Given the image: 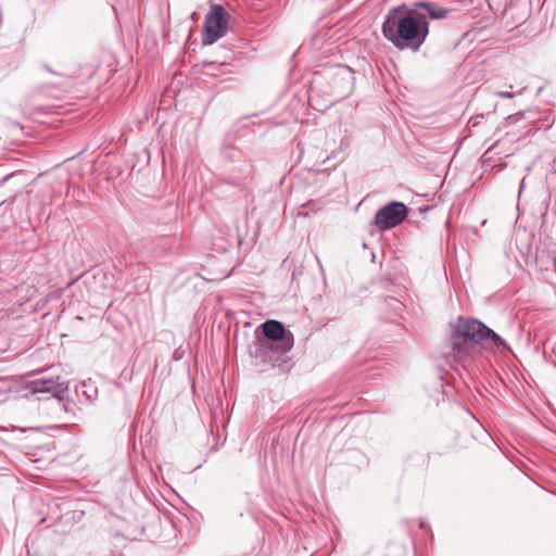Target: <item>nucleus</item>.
<instances>
[{
  "instance_id": "obj_2",
  "label": "nucleus",
  "mask_w": 556,
  "mask_h": 556,
  "mask_svg": "<svg viewBox=\"0 0 556 556\" xmlns=\"http://www.w3.org/2000/svg\"><path fill=\"white\" fill-rule=\"evenodd\" d=\"M485 339H491L496 346H506L504 340L481 321L459 317L452 336L454 356L460 362H469Z\"/></svg>"
},
{
  "instance_id": "obj_7",
  "label": "nucleus",
  "mask_w": 556,
  "mask_h": 556,
  "mask_svg": "<svg viewBox=\"0 0 556 556\" xmlns=\"http://www.w3.org/2000/svg\"><path fill=\"white\" fill-rule=\"evenodd\" d=\"M415 10L426 14L427 20H442L451 13V10L444 9L434 2H418Z\"/></svg>"
},
{
  "instance_id": "obj_3",
  "label": "nucleus",
  "mask_w": 556,
  "mask_h": 556,
  "mask_svg": "<svg viewBox=\"0 0 556 556\" xmlns=\"http://www.w3.org/2000/svg\"><path fill=\"white\" fill-rule=\"evenodd\" d=\"M228 27V14L219 4H214L205 15L203 45H212L225 36Z\"/></svg>"
},
{
  "instance_id": "obj_6",
  "label": "nucleus",
  "mask_w": 556,
  "mask_h": 556,
  "mask_svg": "<svg viewBox=\"0 0 556 556\" xmlns=\"http://www.w3.org/2000/svg\"><path fill=\"white\" fill-rule=\"evenodd\" d=\"M31 393H51L53 396L61 394L66 387L53 378L36 379L29 383Z\"/></svg>"
},
{
  "instance_id": "obj_1",
  "label": "nucleus",
  "mask_w": 556,
  "mask_h": 556,
  "mask_svg": "<svg viewBox=\"0 0 556 556\" xmlns=\"http://www.w3.org/2000/svg\"><path fill=\"white\" fill-rule=\"evenodd\" d=\"M382 34L400 50H418L429 34V22L422 12L401 5L386 16Z\"/></svg>"
},
{
  "instance_id": "obj_8",
  "label": "nucleus",
  "mask_w": 556,
  "mask_h": 556,
  "mask_svg": "<svg viewBox=\"0 0 556 556\" xmlns=\"http://www.w3.org/2000/svg\"><path fill=\"white\" fill-rule=\"evenodd\" d=\"M497 96L501 98L511 99L514 97V93H511L509 91H498Z\"/></svg>"
},
{
  "instance_id": "obj_5",
  "label": "nucleus",
  "mask_w": 556,
  "mask_h": 556,
  "mask_svg": "<svg viewBox=\"0 0 556 556\" xmlns=\"http://www.w3.org/2000/svg\"><path fill=\"white\" fill-rule=\"evenodd\" d=\"M263 334L270 340L279 341L281 353L289 352L293 346V337L287 333L283 325L278 320H267L262 325Z\"/></svg>"
},
{
  "instance_id": "obj_4",
  "label": "nucleus",
  "mask_w": 556,
  "mask_h": 556,
  "mask_svg": "<svg viewBox=\"0 0 556 556\" xmlns=\"http://www.w3.org/2000/svg\"><path fill=\"white\" fill-rule=\"evenodd\" d=\"M407 207L402 202H391L377 211L375 225L380 230L391 229L407 217Z\"/></svg>"
},
{
  "instance_id": "obj_9",
  "label": "nucleus",
  "mask_w": 556,
  "mask_h": 556,
  "mask_svg": "<svg viewBox=\"0 0 556 556\" xmlns=\"http://www.w3.org/2000/svg\"><path fill=\"white\" fill-rule=\"evenodd\" d=\"M10 177H11V175H7L3 178H1L0 179V186H2Z\"/></svg>"
}]
</instances>
